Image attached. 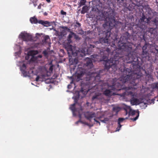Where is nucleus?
Instances as JSON below:
<instances>
[{
  "label": "nucleus",
  "instance_id": "f257e3e1",
  "mask_svg": "<svg viewBox=\"0 0 158 158\" xmlns=\"http://www.w3.org/2000/svg\"><path fill=\"white\" fill-rule=\"evenodd\" d=\"M123 69L119 68L122 73L120 81L123 83L129 82L132 86H135L138 83L139 79L142 69L139 65L138 58L132 56L128 60L125 62Z\"/></svg>",
  "mask_w": 158,
  "mask_h": 158
},
{
  "label": "nucleus",
  "instance_id": "f03ea898",
  "mask_svg": "<svg viewBox=\"0 0 158 158\" xmlns=\"http://www.w3.org/2000/svg\"><path fill=\"white\" fill-rule=\"evenodd\" d=\"M123 56L121 53L117 52L113 57L110 59L106 56H103L100 59L104 65V70L108 71L110 69H112L115 71L118 68V64L122 59Z\"/></svg>",
  "mask_w": 158,
  "mask_h": 158
},
{
  "label": "nucleus",
  "instance_id": "7ed1b4c3",
  "mask_svg": "<svg viewBox=\"0 0 158 158\" xmlns=\"http://www.w3.org/2000/svg\"><path fill=\"white\" fill-rule=\"evenodd\" d=\"M133 40L132 36L128 32L123 33L120 38L121 43L119 44L118 51L125 55L131 54L132 48L130 44L132 43Z\"/></svg>",
  "mask_w": 158,
  "mask_h": 158
},
{
  "label": "nucleus",
  "instance_id": "20e7f679",
  "mask_svg": "<svg viewBox=\"0 0 158 158\" xmlns=\"http://www.w3.org/2000/svg\"><path fill=\"white\" fill-rule=\"evenodd\" d=\"M71 43L67 42L64 43V47L67 52L69 56L72 57V56H81L82 57L85 56V53L87 49H77L76 48L70 44Z\"/></svg>",
  "mask_w": 158,
  "mask_h": 158
},
{
  "label": "nucleus",
  "instance_id": "39448f33",
  "mask_svg": "<svg viewBox=\"0 0 158 158\" xmlns=\"http://www.w3.org/2000/svg\"><path fill=\"white\" fill-rule=\"evenodd\" d=\"M118 22L116 20H112L109 22H105L103 24V28L99 30L98 35L99 37L110 38L111 36V30L115 27Z\"/></svg>",
  "mask_w": 158,
  "mask_h": 158
},
{
  "label": "nucleus",
  "instance_id": "423d86ee",
  "mask_svg": "<svg viewBox=\"0 0 158 158\" xmlns=\"http://www.w3.org/2000/svg\"><path fill=\"white\" fill-rule=\"evenodd\" d=\"M87 93L88 91L87 90L84 89L83 87L81 86L80 91H77L76 92V95L74 96L72 98V99L74 100V103L71 105L69 108V109L72 111L73 116H76L77 115L75 112H77V109L75 107V106L76 104L78 103V101L81 97L80 93H81L83 94V96H81V98H82L85 96Z\"/></svg>",
  "mask_w": 158,
  "mask_h": 158
},
{
  "label": "nucleus",
  "instance_id": "0eeeda50",
  "mask_svg": "<svg viewBox=\"0 0 158 158\" xmlns=\"http://www.w3.org/2000/svg\"><path fill=\"white\" fill-rule=\"evenodd\" d=\"M115 12L113 10L110 11L109 12L106 13L102 12L99 11L97 16V19L98 20L101 21H107L105 22H109L112 20H116L115 18Z\"/></svg>",
  "mask_w": 158,
  "mask_h": 158
},
{
  "label": "nucleus",
  "instance_id": "6e6552de",
  "mask_svg": "<svg viewBox=\"0 0 158 158\" xmlns=\"http://www.w3.org/2000/svg\"><path fill=\"white\" fill-rule=\"evenodd\" d=\"M150 18H147L143 13H142L140 16L139 23L137 24L138 27L140 28L142 31L145 30L146 27V25L150 23Z\"/></svg>",
  "mask_w": 158,
  "mask_h": 158
},
{
  "label": "nucleus",
  "instance_id": "1a4fd4ad",
  "mask_svg": "<svg viewBox=\"0 0 158 158\" xmlns=\"http://www.w3.org/2000/svg\"><path fill=\"white\" fill-rule=\"evenodd\" d=\"M85 73V71L82 68L79 69L76 72L75 78L77 81L81 80V77Z\"/></svg>",
  "mask_w": 158,
  "mask_h": 158
},
{
  "label": "nucleus",
  "instance_id": "9d476101",
  "mask_svg": "<svg viewBox=\"0 0 158 158\" xmlns=\"http://www.w3.org/2000/svg\"><path fill=\"white\" fill-rule=\"evenodd\" d=\"M94 61V60L93 59H91L90 58H88V59L86 60V63L85 64L86 69L89 70L93 68L94 65L93 62Z\"/></svg>",
  "mask_w": 158,
  "mask_h": 158
},
{
  "label": "nucleus",
  "instance_id": "9b49d317",
  "mask_svg": "<svg viewBox=\"0 0 158 158\" xmlns=\"http://www.w3.org/2000/svg\"><path fill=\"white\" fill-rule=\"evenodd\" d=\"M19 38H21L23 40L28 41L31 40V38L29 34L24 32H22L19 35Z\"/></svg>",
  "mask_w": 158,
  "mask_h": 158
},
{
  "label": "nucleus",
  "instance_id": "f8f14e48",
  "mask_svg": "<svg viewBox=\"0 0 158 158\" xmlns=\"http://www.w3.org/2000/svg\"><path fill=\"white\" fill-rule=\"evenodd\" d=\"M109 37H99V41L100 43L102 44L107 46L109 44Z\"/></svg>",
  "mask_w": 158,
  "mask_h": 158
},
{
  "label": "nucleus",
  "instance_id": "ddd939ff",
  "mask_svg": "<svg viewBox=\"0 0 158 158\" xmlns=\"http://www.w3.org/2000/svg\"><path fill=\"white\" fill-rule=\"evenodd\" d=\"M110 37H111L112 40V42H113L114 44H118V48L119 44L121 42L120 39H119V36L117 35V33H114V35H111Z\"/></svg>",
  "mask_w": 158,
  "mask_h": 158
},
{
  "label": "nucleus",
  "instance_id": "4468645a",
  "mask_svg": "<svg viewBox=\"0 0 158 158\" xmlns=\"http://www.w3.org/2000/svg\"><path fill=\"white\" fill-rule=\"evenodd\" d=\"M123 4L125 7L129 11L132 10L135 8V5L134 4L131 3V1L129 2H127L126 3H123Z\"/></svg>",
  "mask_w": 158,
  "mask_h": 158
},
{
  "label": "nucleus",
  "instance_id": "2eb2a0df",
  "mask_svg": "<svg viewBox=\"0 0 158 158\" xmlns=\"http://www.w3.org/2000/svg\"><path fill=\"white\" fill-rule=\"evenodd\" d=\"M149 47V44L147 43H145V44L142 48L143 55H147L148 54Z\"/></svg>",
  "mask_w": 158,
  "mask_h": 158
},
{
  "label": "nucleus",
  "instance_id": "dca6fc26",
  "mask_svg": "<svg viewBox=\"0 0 158 158\" xmlns=\"http://www.w3.org/2000/svg\"><path fill=\"white\" fill-rule=\"evenodd\" d=\"M84 115L85 118L91 122V118L95 116V114L94 113H91L87 111L84 114Z\"/></svg>",
  "mask_w": 158,
  "mask_h": 158
},
{
  "label": "nucleus",
  "instance_id": "f3484780",
  "mask_svg": "<svg viewBox=\"0 0 158 158\" xmlns=\"http://www.w3.org/2000/svg\"><path fill=\"white\" fill-rule=\"evenodd\" d=\"M26 65L25 64H23L22 66L20 67V71H21L22 73L23 77H26L27 76H29L27 75L28 73L25 71V69H26Z\"/></svg>",
  "mask_w": 158,
  "mask_h": 158
},
{
  "label": "nucleus",
  "instance_id": "a211bd4d",
  "mask_svg": "<svg viewBox=\"0 0 158 158\" xmlns=\"http://www.w3.org/2000/svg\"><path fill=\"white\" fill-rule=\"evenodd\" d=\"M74 58H70L69 59V61L70 62H71V64L73 65H76L78 63V57H81V56H73Z\"/></svg>",
  "mask_w": 158,
  "mask_h": 158
},
{
  "label": "nucleus",
  "instance_id": "6ab92c4d",
  "mask_svg": "<svg viewBox=\"0 0 158 158\" xmlns=\"http://www.w3.org/2000/svg\"><path fill=\"white\" fill-rule=\"evenodd\" d=\"M125 120V119L123 118H119L118 119V127L116 128V131H118L120 129V128L122 126L121 123L123 122Z\"/></svg>",
  "mask_w": 158,
  "mask_h": 158
},
{
  "label": "nucleus",
  "instance_id": "aec40b11",
  "mask_svg": "<svg viewBox=\"0 0 158 158\" xmlns=\"http://www.w3.org/2000/svg\"><path fill=\"white\" fill-rule=\"evenodd\" d=\"M48 77V74H42L40 77L38 75L35 78V81H44V79H45V77Z\"/></svg>",
  "mask_w": 158,
  "mask_h": 158
},
{
  "label": "nucleus",
  "instance_id": "412c9836",
  "mask_svg": "<svg viewBox=\"0 0 158 158\" xmlns=\"http://www.w3.org/2000/svg\"><path fill=\"white\" fill-rule=\"evenodd\" d=\"M69 32L70 33L67 39V41L69 43H73L72 38L73 37V32L70 30Z\"/></svg>",
  "mask_w": 158,
  "mask_h": 158
},
{
  "label": "nucleus",
  "instance_id": "4be33fe9",
  "mask_svg": "<svg viewBox=\"0 0 158 158\" xmlns=\"http://www.w3.org/2000/svg\"><path fill=\"white\" fill-rule=\"evenodd\" d=\"M123 85L119 82H116L114 85H113L111 86L112 89L114 90L116 89V88H123L122 87Z\"/></svg>",
  "mask_w": 158,
  "mask_h": 158
},
{
  "label": "nucleus",
  "instance_id": "5701e85b",
  "mask_svg": "<svg viewBox=\"0 0 158 158\" xmlns=\"http://www.w3.org/2000/svg\"><path fill=\"white\" fill-rule=\"evenodd\" d=\"M34 51L33 50H30L27 52V54L25 57V59L26 60H28L30 56L34 57L33 54Z\"/></svg>",
  "mask_w": 158,
  "mask_h": 158
},
{
  "label": "nucleus",
  "instance_id": "b1692460",
  "mask_svg": "<svg viewBox=\"0 0 158 158\" xmlns=\"http://www.w3.org/2000/svg\"><path fill=\"white\" fill-rule=\"evenodd\" d=\"M95 47V46L94 44H90L89 45V48H81V49H87V52H86L85 53V56L86 54H90V52H91L92 50V48H94Z\"/></svg>",
  "mask_w": 158,
  "mask_h": 158
},
{
  "label": "nucleus",
  "instance_id": "393cba45",
  "mask_svg": "<svg viewBox=\"0 0 158 158\" xmlns=\"http://www.w3.org/2000/svg\"><path fill=\"white\" fill-rule=\"evenodd\" d=\"M127 108L129 109V111L128 112L129 117H130V115L133 116L135 114L136 112V111L132 110L130 106H127Z\"/></svg>",
  "mask_w": 158,
  "mask_h": 158
},
{
  "label": "nucleus",
  "instance_id": "a878e982",
  "mask_svg": "<svg viewBox=\"0 0 158 158\" xmlns=\"http://www.w3.org/2000/svg\"><path fill=\"white\" fill-rule=\"evenodd\" d=\"M61 27L63 29L61 31L64 36L66 34V31L69 32L70 31V29L69 28L67 27L62 26Z\"/></svg>",
  "mask_w": 158,
  "mask_h": 158
},
{
  "label": "nucleus",
  "instance_id": "bb28decb",
  "mask_svg": "<svg viewBox=\"0 0 158 158\" xmlns=\"http://www.w3.org/2000/svg\"><path fill=\"white\" fill-rule=\"evenodd\" d=\"M89 9V7L87 6H84L82 8L81 10V13L82 14H84L86 13H87Z\"/></svg>",
  "mask_w": 158,
  "mask_h": 158
},
{
  "label": "nucleus",
  "instance_id": "cd10ccee",
  "mask_svg": "<svg viewBox=\"0 0 158 158\" xmlns=\"http://www.w3.org/2000/svg\"><path fill=\"white\" fill-rule=\"evenodd\" d=\"M113 116L114 115L113 114L109 116L108 117L104 118L103 120H100V121L104 123H106V122L108 121L110 119H111L113 117Z\"/></svg>",
  "mask_w": 158,
  "mask_h": 158
},
{
  "label": "nucleus",
  "instance_id": "c85d7f7f",
  "mask_svg": "<svg viewBox=\"0 0 158 158\" xmlns=\"http://www.w3.org/2000/svg\"><path fill=\"white\" fill-rule=\"evenodd\" d=\"M79 3V5L78 7V11H80L81 10L80 7L81 6L84 5L86 2V0H80Z\"/></svg>",
  "mask_w": 158,
  "mask_h": 158
},
{
  "label": "nucleus",
  "instance_id": "c756f323",
  "mask_svg": "<svg viewBox=\"0 0 158 158\" xmlns=\"http://www.w3.org/2000/svg\"><path fill=\"white\" fill-rule=\"evenodd\" d=\"M99 95L95 94L93 95L92 98V101L93 102H95L99 99Z\"/></svg>",
  "mask_w": 158,
  "mask_h": 158
},
{
  "label": "nucleus",
  "instance_id": "7c9ffc66",
  "mask_svg": "<svg viewBox=\"0 0 158 158\" xmlns=\"http://www.w3.org/2000/svg\"><path fill=\"white\" fill-rule=\"evenodd\" d=\"M104 94L107 96H110L112 94V92L110 89H106L104 92Z\"/></svg>",
  "mask_w": 158,
  "mask_h": 158
},
{
  "label": "nucleus",
  "instance_id": "2f4dec72",
  "mask_svg": "<svg viewBox=\"0 0 158 158\" xmlns=\"http://www.w3.org/2000/svg\"><path fill=\"white\" fill-rule=\"evenodd\" d=\"M16 48L18 49L19 51L18 52H15V54L16 55V56L17 55L19 56L21 53V47L19 45H16L15 48V49Z\"/></svg>",
  "mask_w": 158,
  "mask_h": 158
},
{
  "label": "nucleus",
  "instance_id": "473e14b6",
  "mask_svg": "<svg viewBox=\"0 0 158 158\" xmlns=\"http://www.w3.org/2000/svg\"><path fill=\"white\" fill-rule=\"evenodd\" d=\"M30 21L31 23H38V19L34 17H31L30 19Z\"/></svg>",
  "mask_w": 158,
  "mask_h": 158
},
{
  "label": "nucleus",
  "instance_id": "72a5a7b5",
  "mask_svg": "<svg viewBox=\"0 0 158 158\" xmlns=\"http://www.w3.org/2000/svg\"><path fill=\"white\" fill-rule=\"evenodd\" d=\"M121 108L118 106H114L113 108V110L116 113V114H117L118 112L120 110Z\"/></svg>",
  "mask_w": 158,
  "mask_h": 158
},
{
  "label": "nucleus",
  "instance_id": "f704fd0d",
  "mask_svg": "<svg viewBox=\"0 0 158 158\" xmlns=\"http://www.w3.org/2000/svg\"><path fill=\"white\" fill-rule=\"evenodd\" d=\"M44 39L42 40V42L44 43H47L48 42V40L50 39V38L48 35H46L44 37Z\"/></svg>",
  "mask_w": 158,
  "mask_h": 158
},
{
  "label": "nucleus",
  "instance_id": "c9c22d12",
  "mask_svg": "<svg viewBox=\"0 0 158 158\" xmlns=\"http://www.w3.org/2000/svg\"><path fill=\"white\" fill-rule=\"evenodd\" d=\"M139 37L141 41L142 40H144V41H145L146 40V39L144 34H142L140 35H139Z\"/></svg>",
  "mask_w": 158,
  "mask_h": 158
},
{
  "label": "nucleus",
  "instance_id": "e433bc0d",
  "mask_svg": "<svg viewBox=\"0 0 158 158\" xmlns=\"http://www.w3.org/2000/svg\"><path fill=\"white\" fill-rule=\"evenodd\" d=\"M137 112H138L137 114V115L136 116L133 118H130V119H131V120H132L133 121H135L136 120H137L139 116V112L138 110L137 111Z\"/></svg>",
  "mask_w": 158,
  "mask_h": 158
},
{
  "label": "nucleus",
  "instance_id": "4c0bfd02",
  "mask_svg": "<svg viewBox=\"0 0 158 158\" xmlns=\"http://www.w3.org/2000/svg\"><path fill=\"white\" fill-rule=\"evenodd\" d=\"M50 22H49L48 21H44L43 25L44 26L48 27L50 26Z\"/></svg>",
  "mask_w": 158,
  "mask_h": 158
},
{
  "label": "nucleus",
  "instance_id": "58836bf2",
  "mask_svg": "<svg viewBox=\"0 0 158 158\" xmlns=\"http://www.w3.org/2000/svg\"><path fill=\"white\" fill-rule=\"evenodd\" d=\"M73 35L74 38L76 40H80L81 38L79 37L78 35L73 32Z\"/></svg>",
  "mask_w": 158,
  "mask_h": 158
},
{
  "label": "nucleus",
  "instance_id": "ea45409f",
  "mask_svg": "<svg viewBox=\"0 0 158 158\" xmlns=\"http://www.w3.org/2000/svg\"><path fill=\"white\" fill-rule=\"evenodd\" d=\"M117 2L119 3H124L130 1V0H117Z\"/></svg>",
  "mask_w": 158,
  "mask_h": 158
},
{
  "label": "nucleus",
  "instance_id": "a19ab883",
  "mask_svg": "<svg viewBox=\"0 0 158 158\" xmlns=\"http://www.w3.org/2000/svg\"><path fill=\"white\" fill-rule=\"evenodd\" d=\"M73 84L74 85H75V83H74L73 81H72L70 83V84H69L67 86V88L69 89H70L72 88V84Z\"/></svg>",
  "mask_w": 158,
  "mask_h": 158
},
{
  "label": "nucleus",
  "instance_id": "79ce46f5",
  "mask_svg": "<svg viewBox=\"0 0 158 158\" xmlns=\"http://www.w3.org/2000/svg\"><path fill=\"white\" fill-rule=\"evenodd\" d=\"M43 54H44V56L46 57H47L48 56V53L46 50H44L42 52Z\"/></svg>",
  "mask_w": 158,
  "mask_h": 158
},
{
  "label": "nucleus",
  "instance_id": "37998d69",
  "mask_svg": "<svg viewBox=\"0 0 158 158\" xmlns=\"http://www.w3.org/2000/svg\"><path fill=\"white\" fill-rule=\"evenodd\" d=\"M34 57L36 60H38L39 59L41 58L42 57V55L41 54H39L36 56H34Z\"/></svg>",
  "mask_w": 158,
  "mask_h": 158
},
{
  "label": "nucleus",
  "instance_id": "c03bdc74",
  "mask_svg": "<svg viewBox=\"0 0 158 158\" xmlns=\"http://www.w3.org/2000/svg\"><path fill=\"white\" fill-rule=\"evenodd\" d=\"M127 94L128 95H132L133 94V93L131 91L127 92H125V93H123V96H125V95Z\"/></svg>",
  "mask_w": 158,
  "mask_h": 158
},
{
  "label": "nucleus",
  "instance_id": "a18cd8bd",
  "mask_svg": "<svg viewBox=\"0 0 158 158\" xmlns=\"http://www.w3.org/2000/svg\"><path fill=\"white\" fill-rule=\"evenodd\" d=\"M46 77H45V79H44V81H45L46 84H49L51 82L50 80L48 78H46Z\"/></svg>",
  "mask_w": 158,
  "mask_h": 158
},
{
  "label": "nucleus",
  "instance_id": "49530a36",
  "mask_svg": "<svg viewBox=\"0 0 158 158\" xmlns=\"http://www.w3.org/2000/svg\"><path fill=\"white\" fill-rule=\"evenodd\" d=\"M44 21L42 20H38V23L39 24H41L43 25V23H44Z\"/></svg>",
  "mask_w": 158,
  "mask_h": 158
},
{
  "label": "nucleus",
  "instance_id": "de8ad7c7",
  "mask_svg": "<svg viewBox=\"0 0 158 158\" xmlns=\"http://www.w3.org/2000/svg\"><path fill=\"white\" fill-rule=\"evenodd\" d=\"M64 35H63V34L62 33L61 31L60 32L59 36L61 38H62L63 37H64Z\"/></svg>",
  "mask_w": 158,
  "mask_h": 158
},
{
  "label": "nucleus",
  "instance_id": "09e8293b",
  "mask_svg": "<svg viewBox=\"0 0 158 158\" xmlns=\"http://www.w3.org/2000/svg\"><path fill=\"white\" fill-rule=\"evenodd\" d=\"M76 23L77 25V26H76L77 27H81V24L79 22H77Z\"/></svg>",
  "mask_w": 158,
  "mask_h": 158
},
{
  "label": "nucleus",
  "instance_id": "8fccbe9b",
  "mask_svg": "<svg viewBox=\"0 0 158 158\" xmlns=\"http://www.w3.org/2000/svg\"><path fill=\"white\" fill-rule=\"evenodd\" d=\"M50 26H51V25L56 26V24L54 21H53L52 22H50Z\"/></svg>",
  "mask_w": 158,
  "mask_h": 158
},
{
  "label": "nucleus",
  "instance_id": "3c124183",
  "mask_svg": "<svg viewBox=\"0 0 158 158\" xmlns=\"http://www.w3.org/2000/svg\"><path fill=\"white\" fill-rule=\"evenodd\" d=\"M61 14L63 15H66V13L63 10H61Z\"/></svg>",
  "mask_w": 158,
  "mask_h": 158
},
{
  "label": "nucleus",
  "instance_id": "603ef678",
  "mask_svg": "<svg viewBox=\"0 0 158 158\" xmlns=\"http://www.w3.org/2000/svg\"><path fill=\"white\" fill-rule=\"evenodd\" d=\"M156 97H155V98L152 99L151 101L152 102V103L154 104V101L156 100Z\"/></svg>",
  "mask_w": 158,
  "mask_h": 158
},
{
  "label": "nucleus",
  "instance_id": "864d4df0",
  "mask_svg": "<svg viewBox=\"0 0 158 158\" xmlns=\"http://www.w3.org/2000/svg\"><path fill=\"white\" fill-rule=\"evenodd\" d=\"M60 32L58 31H57L55 32V34L56 36H59Z\"/></svg>",
  "mask_w": 158,
  "mask_h": 158
},
{
  "label": "nucleus",
  "instance_id": "5fc2aeb1",
  "mask_svg": "<svg viewBox=\"0 0 158 158\" xmlns=\"http://www.w3.org/2000/svg\"><path fill=\"white\" fill-rule=\"evenodd\" d=\"M37 0H30V1L34 4L35 3H36Z\"/></svg>",
  "mask_w": 158,
  "mask_h": 158
},
{
  "label": "nucleus",
  "instance_id": "6e6d98bb",
  "mask_svg": "<svg viewBox=\"0 0 158 158\" xmlns=\"http://www.w3.org/2000/svg\"><path fill=\"white\" fill-rule=\"evenodd\" d=\"M94 120L97 123H99V125H100V122L99 121H98V120H97L95 118H94Z\"/></svg>",
  "mask_w": 158,
  "mask_h": 158
},
{
  "label": "nucleus",
  "instance_id": "4d7b16f0",
  "mask_svg": "<svg viewBox=\"0 0 158 158\" xmlns=\"http://www.w3.org/2000/svg\"><path fill=\"white\" fill-rule=\"evenodd\" d=\"M78 121L79 123H81L82 124L84 123V122H83V121H81V119H80Z\"/></svg>",
  "mask_w": 158,
  "mask_h": 158
},
{
  "label": "nucleus",
  "instance_id": "13d9d810",
  "mask_svg": "<svg viewBox=\"0 0 158 158\" xmlns=\"http://www.w3.org/2000/svg\"><path fill=\"white\" fill-rule=\"evenodd\" d=\"M38 36H40V34L38 33H36V37L37 38H39V37Z\"/></svg>",
  "mask_w": 158,
  "mask_h": 158
},
{
  "label": "nucleus",
  "instance_id": "bf43d9fd",
  "mask_svg": "<svg viewBox=\"0 0 158 158\" xmlns=\"http://www.w3.org/2000/svg\"><path fill=\"white\" fill-rule=\"evenodd\" d=\"M41 4L40 3V5L38 6V9H41Z\"/></svg>",
  "mask_w": 158,
  "mask_h": 158
},
{
  "label": "nucleus",
  "instance_id": "052dcab7",
  "mask_svg": "<svg viewBox=\"0 0 158 158\" xmlns=\"http://www.w3.org/2000/svg\"><path fill=\"white\" fill-rule=\"evenodd\" d=\"M83 124H85L88 126L89 125V124L88 123H87L86 122H84V123H83Z\"/></svg>",
  "mask_w": 158,
  "mask_h": 158
},
{
  "label": "nucleus",
  "instance_id": "680f3d73",
  "mask_svg": "<svg viewBox=\"0 0 158 158\" xmlns=\"http://www.w3.org/2000/svg\"><path fill=\"white\" fill-rule=\"evenodd\" d=\"M98 77H99V78L100 77V75H99V74H97V75L96 76V77H95V78H98Z\"/></svg>",
  "mask_w": 158,
  "mask_h": 158
},
{
  "label": "nucleus",
  "instance_id": "e2e57ef3",
  "mask_svg": "<svg viewBox=\"0 0 158 158\" xmlns=\"http://www.w3.org/2000/svg\"><path fill=\"white\" fill-rule=\"evenodd\" d=\"M153 22L156 23H156L157 22V20L156 19H155Z\"/></svg>",
  "mask_w": 158,
  "mask_h": 158
},
{
  "label": "nucleus",
  "instance_id": "0e129e2a",
  "mask_svg": "<svg viewBox=\"0 0 158 158\" xmlns=\"http://www.w3.org/2000/svg\"><path fill=\"white\" fill-rule=\"evenodd\" d=\"M93 126H94L93 124H89V125L88 126L89 127H92Z\"/></svg>",
  "mask_w": 158,
  "mask_h": 158
},
{
  "label": "nucleus",
  "instance_id": "69168bd1",
  "mask_svg": "<svg viewBox=\"0 0 158 158\" xmlns=\"http://www.w3.org/2000/svg\"><path fill=\"white\" fill-rule=\"evenodd\" d=\"M44 15L45 16H47L48 15V13L46 12H45L44 13Z\"/></svg>",
  "mask_w": 158,
  "mask_h": 158
},
{
  "label": "nucleus",
  "instance_id": "338daca9",
  "mask_svg": "<svg viewBox=\"0 0 158 158\" xmlns=\"http://www.w3.org/2000/svg\"><path fill=\"white\" fill-rule=\"evenodd\" d=\"M79 117L80 118V119H81V115L80 114H79Z\"/></svg>",
  "mask_w": 158,
  "mask_h": 158
},
{
  "label": "nucleus",
  "instance_id": "774afa93",
  "mask_svg": "<svg viewBox=\"0 0 158 158\" xmlns=\"http://www.w3.org/2000/svg\"><path fill=\"white\" fill-rule=\"evenodd\" d=\"M52 29H53V30L55 31V32L57 31V30H56V29L55 28H54L53 27H52Z\"/></svg>",
  "mask_w": 158,
  "mask_h": 158
}]
</instances>
